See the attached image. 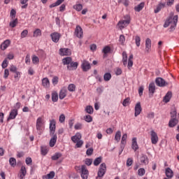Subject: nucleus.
Masks as SVG:
<instances>
[{"mask_svg":"<svg viewBox=\"0 0 179 179\" xmlns=\"http://www.w3.org/2000/svg\"><path fill=\"white\" fill-rule=\"evenodd\" d=\"M178 22V15H175L173 17L170 16L166 20L165 23L164 24V27L167 28L169 26H171L170 31H173V30H176Z\"/></svg>","mask_w":179,"mask_h":179,"instance_id":"nucleus-1","label":"nucleus"},{"mask_svg":"<svg viewBox=\"0 0 179 179\" xmlns=\"http://www.w3.org/2000/svg\"><path fill=\"white\" fill-rule=\"evenodd\" d=\"M71 141L73 143H76L75 148H81L83 146V141H82V134L80 133H76L75 136L71 137Z\"/></svg>","mask_w":179,"mask_h":179,"instance_id":"nucleus-2","label":"nucleus"},{"mask_svg":"<svg viewBox=\"0 0 179 179\" xmlns=\"http://www.w3.org/2000/svg\"><path fill=\"white\" fill-rule=\"evenodd\" d=\"M77 171L80 173L81 176V178L83 179H87L89 178V170L85 165H83L81 166H77L76 169Z\"/></svg>","mask_w":179,"mask_h":179,"instance_id":"nucleus-3","label":"nucleus"},{"mask_svg":"<svg viewBox=\"0 0 179 179\" xmlns=\"http://www.w3.org/2000/svg\"><path fill=\"white\" fill-rule=\"evenodd\" d=\"M124 19L126 20H121L118 22L117 26L119 27L120 30H122V29H124V27H127L129 23H131V18L129 17V15L124 16Z\"/></svg>","mask_w":179,"mask_h":179,"instance_id":"nucleus-4","label":"nucleus"},{"mask_svg":"<svg viewBox=\"0 0 179 179\" xmlns=\"http://www.w3.org/2000/svg\"><path fill=\"white\" fill-rule=\"evenodd\" d=\"M36 127L38 134H43V131H44V119L43 117H39L37 118Z\"/></svg>","mask_w":179,"mask_h":179,"instance_id":"nucleus-5","label":"nucleus"},{"mask_svg":"<svg viewBox=\"0 0 179 179\" xmlns=\"http://www.w3.org/2000/svg\"><path fill=\"white\" fill-rule=\"evenodd\" d=\"M106 171H107V165H106V163H102L99 166L96 179H101L103 178L104 174H106Z\"/></svg>","mask_w":179,"mask_h":179,"instance_id":"nucleus-6","label":"nucleus"},{"mask_svg":"<svg viewBox=\"0 0 179 179\" xmlns=\"http://www.w3.org/2000/svg\"><path fill=\"white\" fill-rule=\"evenodd\" d=\"M74 36L78 38H83V29L82 27L80 25H77L75 31H74Z\"/></svg>","mask_w":179,"mask_h":179,"instance_id":"nucleus-7","label":"nucleus"},{"mask_svg":"<svg viewBox=\"0 0 179 179\" xmlns=\"http://www.w3.org/2000/svg\"><path fill=\"white\" fill-rule=\"evenodd\" d=\"M151 135V143L152 145H156L159 142V136H157V133L152 130L150 131Z\"/></svg>","mask_w":179,"mask_h":179,"instance_id":"nucleus-8","label":"nucleus"},{"mask_svg":"<svg viewBox=\"0 0 179 179\" xmlns=\"http://www.w3.org/2000/svg\"><path fill=\"white\" fill-rule=\"evenodd\" d=\"M56 124H57V122H55V120H52L50 121V135H55Z\"/></svg>","mask_w":179,"mask_h":179,"instance_id":"nucleus-9","label":"nucleus"},{"mask_svg":"<svg viewBox=\"0 0 179 179\" xmlns=\"http://www.w3.org/2000/svg\"><path fill=\"white\" fill-rule=\"evenodd\" d=\"M128 138V136L127 134H123L122 137V141H121V145H120V149L121 151L120 152V155L122 153V151L124 150V148H125V145H127V138Z\"/></svg>","mask_w":179,"mask_h":179,"instance_id":"nucleus-10","label":"nucleus"},{"mask_svg":"<svg viewBox=\"0 0 179 179\" xmlns=\"http://www.w3.org/2000/svg\"><path fill=\"white\" fill-rule=\"evenodd\" d=\"M50 37L53 43H58V41H59V38H61V34L58 32H53L50 34Z\"/></svg>","mask_w":179,"mask_h":179,"instance_id":"nucleus-11","label":"nucleus"},{"mask_svg":"<svg viewBox=\"0 0 179 179\" xmlns=\"http://www.w3.org/2000/svg\"><path fill=\"white\" fill-rule=\"evenodd\" d=\"M60 55L64 56H69L71 55L72 51L69 48H61L59 50Z\"/></svg>","mask_w":179,"mask_h":179,"instance_id":"nucleus-12","label":"nucleus"},{"mask_svg":"<svg viewBox=\"0 0 179 179\" xmlns=\"http://www.w3.org/2000/svg\"><path fill=\"white\" fill-rule=\"evenodd\" d=\"M135 113L134 116L138 117L141 113H142V106H141V102H138L135 106Z\"/></svg>","mask_w":179,"mask_h":179,"instance_id":"nucleus-13","label":"nucleus"},{"mask_svg":"<svg viewBox=\"0 0 179 179\" xmlns=\"http://www.w3.org/2000/svg\"><path fill=\"white\" fill-rule=\"evenodd\" d=\"M155 83H156L157 86H159V87H164V86H166V85H167V83H166V81L164 80V79H163L162 78H157L155 80Z\"/></svg>","mask_w":179,"mask_h":179,"instance_id":"nucleus-14","label":"nucleus"},{"mask_svg":"<svg viewBox=\"0 0 179 179\" xmlns=\"http://www.w3.org/2000/svg\"><path fill=\"white\" fill-rule=\"evenodd\" d=\"M79 64L78 62H71L69 65L67 66L68 71H76Z\"/></svg>","mask_w":179,"mask_h":179,"instance_id":"nucleus-15","label":"nucleus"},{"mask_svg":"<svg viewBox=\"0 0 179 179\" xmlns=\"http://www.w3.org/2000/svg\"><path fill=\"white\" fill-rule=\"evenodd\" d=\"M81 67L83 71H84V72H87V71H89V69H90V63H89V62L84 60L81 64Z\"/></svg>","mask_w":179,"mask_h":179,"instance_id":"nucleus-16","label":"nucleus"},{"mask_svg":"<svg viewBox=\"0 0 179 179\" xmlns=\"http://www.w3.org/2000/svg\"><path fill=\"white\" fill-rule=\"evenodd\" d=\"M178 124V119L177 117H172L169 122V128H174Z\"/></svg>","mask_w":179,"mask_h":179,"instance_id":"nucleus-17","label":"nucleus"},{"mask_svg":"<svg viewBox=\"0 0 179 179\" xmlns=\"http://www.w3.org/2000/svg\"><path fill=\"white\" fill-rule=\"evenodd\" d=\"M17 116V109H13L10 112L9 117H8L7 120L8 121L10 120H15V118H16Z\"/></svg>","mask_w":179,"mask_h":179,"instance_id":"nucleus-18","label":"nucleus"},{"mask_svg":"<svg viewBox=\"0 0 179 179\" xmlns=\"http://www.w3.org/2000/svg\"><path fill=\"white\" fill-rule=\"evenodd\" d=\"M9 45H10V40L7 39L1 44L0 48L2 50V51H5V50L9 47Z\"/></svg>","mask_w":179,"mask_h":179,"instance_id":"nucleus-19","label":"nucleus"},{"mask_svg":"<svg viewBox=\"0 0 179 179\" xmlns=\"http://www.w3.org/2000/svg\"><path fill=\"white\" fill-rule=\"evenodd\" d=\"M148 90L150 96H152L153 94H155V92L156 90V85H155V83H150Z\"/></svg>","mask_w":179,"mask_h":179,"instance_id":"nucleus-20","label":"nucleus"},{"mask_svg":"<svg viewBox=\"0 0 179 179\" xmlns=\"http://www.w3.org/2000/svg\"><path fill=\"white\" fill-rule=\"evenodd\" d=\"M26 174H27V171L26 170V166H22L20 171V175H19L20 179L24 178V177H26Z\"/></svg>","mask_w":179,"mask_h":179,"instance_id":"nucleus-21","label":"nucleus"},{"mask_svg":"<svg viewBox=\"0 0 179 179\" xmlns=\"http://www.w3.org/2000/svg\"><path fill=\"white\" fill-rule=\"evenodd\" d=\"M150 48H152V40L148 38L145 40V51L149 52L150 51Z\"/></svg>","mask_w":179,"mask_h":179,"instance_id":"nucleus-22","label":"nucleus"},{"mask_svg":"<svg viewBox=\"0 0 179 179\" xmlns=\"http://www.w3.org/2000/svg\"><path fill=\"white\" fill-rule=\"evenodd\" d=\"M42 86H43L45 89H48L50 87V80L48 78H44L42 79Z\"/></svg>","mask_w":179,"mask_h":179,"instance_id":"nucleus-23","label":"nucleus"},{"mask_svg":"<svg viewBox=\"0 0 179 179\" xmlns=\"http://www.w3.org/2000/svg\"><path fill=\"white\" fill-rule=\"evenodd\" d=\"M172 96L173 94L171 93V92H168L163 99V102L169 103V101H170V100L171 99Z\"/></svg>","mask_w":179,"mask_h":179,"instance_id":"nucleus-24","label":"nucleus"},{"mask_svg":"<svg viewBox=\"0 0 179 179\" xmlns=\"http://www.w3.org/2000/svg\"><path fill=\"white\" fill-rule=\"evenodd\" d=\"M57 135L53 134L49 143L50 148H54V146H55V144L57 143Z\"/></svg>","mask_w":179,"mask_h":179,"instance_id":"nucleus-25","label":"nucleus"},{"mask_svg":"<svg viewBox=\"0 0 179 179\" xmlns=\"http://www.w3.org/2000/svg\"><path fill=\"white\" fill-rule=\"evenodd\" d=\"M131 148L135 152H136L139 149V146H138V143L136 142V138H132Z\"/></svg>","mask_w":179,"mask_h":179,"instance_id":"nucleus-26","label":"nucleus"},{"mask_svg":"<svg viewBox=\"0 0 179 179\" xmlns=\"http://www.w3.org/2000/svg\"><path fill=\"white\" fill-rule=\"evenodd\" d=\"M165 174L168 178H173V176H174V173L173 172V170L170 168H167L165 171Z\"/></svg>","mask_w":179,"mask_h":179,"instance_id":"nucleus-27","label":"nucleus"},{"mask_svg":"<svg viewBox=\"0 0 179 179\" xmlns=\"http://www.w3.org/2000/svg\"><path fill=\"white\" fill-rule=\"evenodd\" d=\"M143 8H145V2H141L140 4L134 7V10H136V12H141Z\"/></svg>","mask_w":179,"mask_h":179,"instance_id":"nucleus-28","label":"nucleus"},{"mask_svg":"<svg viewBox=\"0 0 179 179\" xmlns=\"http://www.w3.org/2000/svg\"><path fill=\"white\" fill-rule=\"evenodd\" d=\"M166 6V3H160L157 8L155 10V13H159L163 9V8H165Z\"/></svg>","mask_w":179,"mask_h":179,"instance_id":"nucleus-29","label":"nucleus"},{"mask_svg":"<svg viewBox=\"0 0 179 179\" xmlns=\"http://www.w3.org/2000/svg\"><path fill=\"white\" fill-rule=\"evenodd\" d=\"M141 163H143V164H148L149 163V159L148 158V156L143 155L141 158Z\"/></svg>","mask_w":179,"mask_h":179,"instance_id":"nucleus-30","label":"nucleus"},{"mask_svg":"<svg viewBox=\"0 0 179 179\" xmlns=\"http://www.w3.org/2000/svg\"><path fill=\"white\" fill-rule=\"evenodd\" d=\"M134 55H130V56L129 57V59H128V64L127 66L129 68V69L130 68H132L133 65H134Z\"/></svg>","mask_w":179,"mask_h":179,"instance_id":"nucleus-31","label":"nucleus"},{"mask_svg":"<svg viewBox=\"0 0 179 179\" xmlns=\"http://www.w3.org/2000/svg\"><path fill=\"white\" fill-rule=\"evenodd\" d=\"M59 97L60 100H63V99H65V97H66V90L62 89L59 92Z\"/></svg>","mask_w":179,"mask_h":179,"instance_id":"nucleus-32","label":"nucleus"},{"mask_svg":"<svg viewBox=\"0 0 179 179\" xmlns=\"http://www.w3.org/2000/svg\"><path fill=\"white\" fill-rule=\"evenodd\" d=\"M62 62L64 65H69L72 62V58L71 57H65L62 59Z\"/></svg>","mask_w":179,"mask_h":179,"instance_id":"nucleus-33","label":"nucleus"},{"mask_svg":"<svg viewBox=\"0 0 179 179\" xmlns=\"http://www.w3.org/2000/svg\"><path fill=\"white\" fill-rule=\"evenodd\" d=\"M41 155H43V156H45V155H47V153H48V148H47V146H41Z\"/></svg>","mask_w":179,"mask_h":179,"instance_id":"nucleus-34","label":"nucleus"},{"mask_svg":"<svg viewBox=\"0 0 179 179\" xmlns=\"http://www.w3.org/2000/svg\"><path fill=\"white\" fill-rule=\"evenodd\" d=\"M59 157H62V154L61 152H56L53 156L51 157L52 160H58Z\"/></svg>","mask_w":179,"mask_h":179,"instance_id":"nucleus-35","label":"nucleus"},{"mask_svg":"<svg viewBox=\"0 0 179 179\" xmlns=\"http://www.w3.org/2000/svg\"><path fill=\"white\" fill-rule=\"evenodd\" d=\"M15 74L14 75V79L15 82H19L20 80V76H22V73L20 71H17L15 73Z\"/></svg>","mask_w":179,"mask_h":179,"instance_id":"nucleus-36","label":"nucleus"},{"mask_svg":"<svg viewBox=\"0 0 179 179\" xmlns=\"http://www.w3.org/2000/svg\"><path fill=\"white\" fill-rule=\"evenodd\" d=\"M170 114L171 118H177V110L175 108L171 110Z\"/></svg>","mask_w":179,"mask_h":179,"instance_id":"nucleus-37","label":"nucleus"},{"mask_svg":"<svg viewBox=\"0 0 179 179\" xmlns=\"http://www.w3.org/2000/svg\"><path fill=\"white\" fill-rule=\"evenodd\" d=\"M103 79H104L105 82H108V80H110L111 79V73H106L103 75Z\"/></svg>","mask_w":179,"mask_h":179,"instance_id":"nucleus-38","label":"nucleus"},{"mask_svg":"<svg viewBox=\"0 0 179 179\" xmlns=\"http://www.w3.org/2000/svg\"><path fill=\"white\" fill-rule=\"evenodd\" d=\"M17 25V18H15L14 20H13L11 22H10L9 26L10 27H16V26Z\"/></svg>","mask_w":179,"mask_h":179,"instance_id":"nucleus-39","label":"nucleus"},{"mask_svg":"<svg viewBox=\"0 0 179 179\" xmlns=\"http://www.w3.org/2000/svg\"><path fill=\"white\" fill-rule=\"evenodd\" d=\"M136 45L137 47H141V37L139 36H136L134 38Z\"/></svg>","mask_w":179,"mask_h":179,"instance_id":"nucleus-40","label":"nucleus"},{"mask_svg":"<svg viewBox=\"0 0 179 179\" xmlns=\"http://www.w3.org/2000/svg\"><path fill=\"white\" fill-rule=\"evenodd\" d=\"M27 2H29V0H20V3L23 5L22 6V9H26L27 8Z\"/></svg>","mask_w":179,"mask_h":179,"instance_id":"nucleus-41","label":"nucleus"},{"mask_svg":"<svg viewBox=\"0 0 179 179\" xmlns=\"http://www.w3.org/2000/svg\"><path fill=\"white\" fill-rule=\"evenodd\" d=\"M115 140L117 142H120V141L121 140V131H117L116 132L115 136Z\"/></svg>","mask_w":179,"mask_h":179,"instance_id":"nucleus-42","label":"nucleus"},{"mask_svg":"<svg viewBox=\"0 0 179 179\" xmlns=\"http://www.w3.org/2000/svg\"><path fill=\"white\" fill-rule=\"evenodd\" d=\"M68 90L69 92H75L76 90V85L75 84H70L68 86Z\"/></svg>","mask_w":179,"mask_h":179,"instance_id":"nucleus-43","label":"nucleus"},{"mask_svg":"<svg viewBox=\"0 0 179 179\" xmlns=\"http://www.w3.org/2000/svg\"><path fill=\"white\" fill-rule=\"evenodd\" d=\"M9 163L11 167H15L16 166V159L13 157L10 158Z\"/></svg>","mask_w":179,"mask_h":179,"instance_id":"nucleus-44","label":"nucleus"},{"mask_svg":"<svg viewBox=\"0 0 179 179\" xmlns=\"http://www.w3.org/2000/svg\"><path fill=\"white\" fill-rule=\"evenodd\" d=\"M52 100L54 101V103H56V101H58V94L57 92H53L52 94Z\"/></svg>","mask_w":179,"mask_h":179,"instance_id":"nucleus-45","label":"nucleus"},{"mask_svg":"<svg viewBox=\"0 0 179 179\" xmlns=\"http://www.w3.org/2000/svg\"><path fill=\"white\" fill-rule=\"evenodd\" d=\"M102 158L101 157H97L94 161V166H99L101 163Z\"/></svg>","mask_w":179,"mask_h":179,"instance_id":"nucleus-46","label":"nucleus"},{"mask_svg":"<svg viewBox=\"0 0 179 179\" xmlns=\"http://www.w3.org/2000/svg\"><path fill=\"white\" fill-rule=\"evenodd\" d=\"M133 164H134V159L128 158L127 160L126 166L127 167H131V166H132Z\"/></svg>","mask_w":179,"mask_h":179,"instance_id":"nucleus-47","label":"nucleus"},{"mask_svg":"<svg viewBox=\"0 0 179 179\" xmlns=\"http://www.w3.org/2000/svg\"><path fill=\"white\" fill-rule=\"evenodd\" d=\"M85 111L87 114H93V107L88 106L85 108Z\"/></svg>","mask_w":179,"mask_h":179,"instance_id":"nucleus-48","label":"nucleus"},{"mask_svg":"<svg viewBox=\"0 0 179 179\" xmlns=\"http://www.w3.org/2000/svg\"><path fill=\"white\" fill-rule=\"evenodd\" d=\"M38 36H41V30L40 29H36L34 31V37H38Z\"/></svg>","mask_w":179,"mask_h":179,"instance_id":"nucleus-49","label":"nucleus"},{"mask_svg":"<svg viewBox=\"0 0 179 179\" xmlns=\"http://www.w3.org/2000/svg\"><path fill=\"white\" fill-rule=\"evenodd\" d=\"M110 51H111V48H110V46H106L105 48H103L102 52H103V54H108V52H110Z\"/></svg>","mask_w":179,"mask_h":179,"instance_id":"nucleus-50","label":"nucleus"},{"mask_svg":"<svg viewBox=\"0 0 179 179\" xmlns=\"http://www.w3.org/2000/svg\"><path fill=\"white\" fill-rule=\"evenodd\" d=\"M28 34H29V31H27V29H24L21 33V38H24L25 37L27 36Z\"/></svg>","mask_w":179,"mask_h":179,"instance_id":"nucleus-51","label":"nucleus"},{"mask_svg":"<svg viewBox=\"0 0 179 179\" xmlns=\"http://www.w3.org/2000/svg\"><path fill=\"white\" fill-rule=\"evenodd\" d=\"M9 62H8V59H5L2 64H1V66L3 69H5V68H7L8 67V65Z\"/></svg>","mask_w":179,"mask_h":179,"instance_id":"nucleus-52","label":"nucleus"},{"mask_svg":"<svg viewBox=\"0 0 179 179\" xmlns=\"http://www.w3.org/2000/svg\"><path fill=\"white\" fill-rule=\"evenodd\" d=\"M82 128H83V124H82V123H76L74 126V129L76 130L82 129Z\"/></svg>","mask_w":179,"mask_h":179,"instance_id":"nucleus-53","label":"nucleus"},{"mask_svg":"<svg viewBox=\"0 0 179 179\" xmlns=\"http://www.w3.org/2000/svg\"><path fill=\"white\" fill-rule=\"evenodd\" d=\"M32 62L33 64H38V62H40V59H38V57L34 55L32 57Z\"/></svg>","mask_w":179,"mask_h":179,"instance_id":"nucleus-54","label":"nucleus"},{"mask_svg":"<svg viewBox=\"0 0 179 179\" xmlns=\"http://www.w3.org/2000/svg\"><path fill=\"white\" fill-rule=\"evenodd\" d=\"M138 174L141 177L145 176V169H143V168L139 169L138 171Z\"/></svg>","mask_w":179,"mask_h":179,"instance_id":"nucleus-55","label":"nucleus"},{"mask_svg":"<svg viewBox=\"0 0 179 179\" xmlns=\"http://www.w3.org/2000/svg\"><path fill=\"white\" fill-rule=\"evenodd\" d=\"M74 9L77 10L78 12H80V10L83 9V6H82V4H77L74 6Z\"/></svg>","mask_w":179,"mask_h":179,"instance_id":"nucleus-56","label":"nucleus"},{"mask_svg":"<svg viewBox=\"0 0 179 179\" xmlns=\"http://www.w3.org/2000/svg\"><path fill=\"white\" fill-rule=\"evenodd\" d=\"M85 121H86V122H92V121H93V118L90 115H87L85 117Z\"/></svg>","mask_w":179,"mask_h":179,"instance_id":"nucleus-57","label":"nucleus"},{"mask_svg":"<svg viewBox=\"0 0 179 179\" xmlns=\"http://www.w3.org/2000/svg\"><path fill=\"white\" fill-rule=\"evenodd\" d=\"M55 177V172L54 171H50V173L47 175V178L48 179H52Z\"/></svg>","mask_w":179,"mask_h":179,"instance_id":"nucleus-58","label":"nucleus"},{"mask_svg":"<svg viewBox=\"0 0 179 179\" xmlns=\"http://www.w3.org/2000/svg\"><path fill=\"white\" fill-rule=\"evenodd\" d=\"M119 42L122 45H124V43H125V36L124 35L120 36Z\"/></svg>","mask_w":179,"mask_h":179,"instance_id":"nucleus-59","label":"nucleus"},{"mask_svg":"<svg viewBox=\"0 0 179 179\" xmlns=\"http://www.w3.org/2000/svg\"><path fill=\"white\" fill-rule=\"evenodd\" d=\"M59 122H61V124H64V122H65V115L64 114L60 115L59 117Z\"/></svg>","mask_w":179,"mask_h":179,"instance_id":"nucleus-60","label":"nucleus"},{"mask_svg":"<svg viewBox=\"0 0 179 179\" xmlns=\"http://www.w3.org/2000/svg\"><path fill=\"white\" fill-rule=\"evenodd\" d=\"M10 71L13 72V73H15L17 72V68L15 66L11 65L10 67Z\"/></svg>","mask_w":179,"mask_h":179,"instance_id":"nucleus-61","label":"nucleus"},{"mask_svg":"<svg viewBox=\"0 0 179 179\" xmlns=\"http://www.w3.org/2000/svg\"><path fill=\"white\" fill-rule=\"evenodd\" d=\"M10 17L11 19H15V17H16V10H15L14 9H12L10 10Z\"/></svg>","mask_w":179,"mask_h":179,"instance_id":"nucleus-62","label":"nucleus"},{"mask_svg":"<svg viewBox=\"0 0 179 179\" xmlns=\"http://www.w3.org/2000/svg\"><path fill=\"white\" fill-rule=\"evenodd\" d=\"M25 163L27 164V166H30L31 163H33V160L31 159V157H27L25 159Z\"/></svg>","mask_w":179,"mask_h":179,"instance_id":"nucleus-63","label":"nucleus"},{"mask_svg":"<svg viewBox=\"0 0 179 179\" xmlns=\"http://www.w3.org/2000/svg\"><path fill=\"white\" fill-rule=\"evenodd\" d=\"M129 97L126 98L122 103V105L124 106V107H127V106H128V104L129 103Z\"/></svg>","mask_w":179,"mask_h":179,"instance_id":"nucleus-64","label":"nucleus"}]
</instances>
